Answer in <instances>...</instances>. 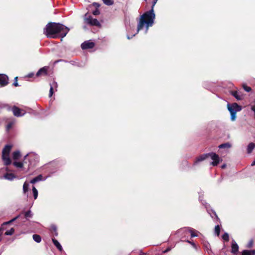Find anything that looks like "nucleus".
I'll return each mask as SVG.
<instances>
[{
	"instance_id": "obj_1",
	"label": "nucleus",
	"mask_w": 255,
	"mask_h": 255,
	"mask_svg": "<svg viewBox=\"0 0 255 255\" xmlns=\"http://www.w3.org/2000/svg\"><path fill=\"white\" fill-rule=\"evenodd\" d=\"M157 1V0H153L152 2L151 9L145 12L139 17L138 20L136 32L131 36L127 34V37L128 39H130L134 36L140 30H144V33H146L149 27L153 25L155 18V15L154 13V7Z\"/></svg>"
},
{
	"instance_id": "obj_2",
	"label": "nucleus",
	"mask_w": 255,
	"mask_h": 255,
	"mask_svg": "<svg viewBox=\"0 0 255 255\" xmlns=\"http://www.w3.org/2000/svg\"><path fill=\"white\" fill-rule=\"evenodd\" d=\"M69 28L60 23L50 22L48 23L44 29V33L48 38H56L61 37V40L67 35Z\"/></svg>"
},
{
	"instance_id": "obj_3",
	"label": "nucleus",
	"mask_w": 255,
	"mask_h": 255,
	"mask_svg": "<svg viewBox=\"0 0 255 255\" xmlns=\"http://www.w3.org/2000/svg\"><path fill=\"white\" fill-rule=\"evenodd\" d=\"M38 162V155L34 152H30L24 156L23 162L15 161L13 163V165L17 168L19 171L26 173L31 168L35 166Z\"/></svg>"
},
{
	"instance_id": "obj_4",
	"label": "nucleus",
	"mask_w": 255,
	"mask_h": 255,
	"mask_svg": "<svg viewBox=\"0 0 255 255\" xmlns=\"http://www.w3.org/2000/svg\"><path fill=\"white\" fill-rule=\"evenodd\" d=\"M228 110L231 114V120L232 121H235L236 119V113L242 110V107L237 103L232 104H228Z\"/></svg>"
},
{
	"instance_id": "obj_5",
	"label": "nucleus",
	"mask_w": 255,
	"mask_h": 255,
	"mask_svg": "<svg viewBox=\"0 0 255 255\" xmlns=\"http://www.w3.org/2000/svg\"><path fill=\"white\" fill-rule=\"evenodd\" d=\"M195 232H197V231H196L194 229L191 228L185 227L178 230L176 232V234L178 235H184V236H185L187 233H190L191 236L192 238H193L198 236V235L195 233Z\"/></svg>"
},
{
	"instance_id": "obj_6",
	"label": "nucleus",
	"mask_w": 255,
	"mask_h": 255,
	"mask_svg": "<svg viewBox=\"0 0 255 255\" xmlns=\"http://www.w3.org/2000/svg\"><path fill=\"white\" fill-rule=\"evenodd\" d=\"M85 22L86 23L92 26H101L100 22L97 19L93 18L91 15L87 16V14L85 15Z\"/></svg>"
},
{
	"instance_id": "obj_7",
	"label": "nucleus",
	"mask_w": 255,
	"mask_h": 255,
	"mask_svg": "<svg viewBox=\"0 0 255 255\" xmlns=\"http://www.w3.org/2000/svg\"><path fill=\"white\" fill-rule=\"evenodd\" d=\"M208 157H210L213 160L211 164L214 166H217L221 160L218 155L214 152L208 153Z\"/></svg>"
},
{
	"instance_id": "obj_8",
	"label": "nucleus",
	"mask_w": 255,
	"mask_h": 255,
	"mask_svg": "<svg viewBox=\"0 0 255 255\" xmlns=\"http://www.w3.org/2000/svg\"><path fill=\"white\" fill-rule=\"evenodd\" d=\"M12 111L13 112V115L17 117H22L24 116L25 114V112L23 110L18 108L16 106H14L12 108Z\"/></svg>"
},
{
	"instance_id": "obj_9",
	"label": "nucleus",
	"mask_w": 255,
	"mask_h": 255,
	"mask_svg": "<svg viewBox=\"0 0 255 255\" xmlns=\"http://www.w3.org/2000/svg\"><path fill=\"white\" fill-rule=\"evenodd\" d=\"M95 46V43L91 40H87L82 43L81 47L82 49L93 48Z\"/></svg>"
},
{
	"instance_id": "obj_10",
	"label": "nucleus",
	"mask_w": 255,
	"mask_h": 255,
	"mask_svg": "<svg viewBox=\"0 0 255 255\" xmlns=\"http://www.w3.org/2000/svg\"><path fill=\"white\" fill-rule=\"evenodd\" d=\"M8 83V77L5 74H0V85L5 86Z\"/></svg>"
},
{
	"instance_id": "obj_11",
	"label": "nucleus",
	"mask_w": 255,
	"mask_h": 255,
	"mask_svg": "<svg viewBox=\"0 0 255 255\" xmlns=\"http://www.w3.org/2000/svg\"><path fill=\"white\" fill-rule=\"evenodd\" d=\"M239 251V246L237 243L234 241L233 240L232 243V249H231V253L234 255H236Z\"/></svg>"
},
{
	"instance_id": "obj_12",
	"label": "nucleus",
	"mask_w": 255,
	"mask_h": 255,
	"mask_svg": "<svg viewBox=\"0 0 255 255\" xmlns=\"http://www.w3.org/2000/svg\"><path fill=\"white\" fill-rule=\"evenodd\" d=\"M208 155H209L208 153L203 154L202 155H201L200 156H199L198 157H197L196 158V160L194 162V164L196 165L198 162L202 161L205 160L206 159L208 158Z\"/></svg>"
},
{
	"instance_id": "obj_13",
	"label": "nucleus",
	"mask_w": 255,
	"mask_h": 255,
	"mask_svg": "<svg viewBox=\"0 0 255 255\" xmlns=\"http://www.w3.org/2000/svg\"><path fill=\"white\" fill-rule=\"evenodd\" d=\"M47 70H48V67H46V66L40 68L36 73V76L39 77L42 75H47Z\"/></svg>"
},
{
	"instance_id": "obj_14",
	"label": "nucleus",
	"mask_w": 255,
	"mask_h": 255,
	"mask_svg": "<svg viewBox=\"0 0 255 255\" xmlns=\"http://www.w3.org/2000/svg\"><path fill=\"white\" fill-rule=\"evenodd\" d=\"M50 88L49 90V96L51 97L53 94V90L55 89V90H57V88L58 87V84L57 82L53 81L50 84Z\"/></svg>"
},
{
	"instance_id": "obj_15",
	"label": "nucleus",
	"mask_w": 255,
	"mask_h": 255,
	"mask_svg": "<svg viewBox=\"0 0 255 255\" xmlns=\"http://www.w3.org/2000/svg\"><path fill=\"white\" fill-rule=\"evenodd\" d=\"M11 149V146L9 144L6 145L2 151V155H9Z\"/></svg>"
},
{
	"instance_id": "obj_16",
	"label": "nucleus",
	"mask_w": 255,
	"mask_h": 255,
	"mask_svg": "<svg viewBox=\"0 0 255 255\" xmlns=\"http://www.w3.org/2000/svg\"><path fill=\"white\" fill-rule=\"evenodd\" d=\"M46 179V178L43 179L42 175L40 174L38 175L37 176L33 178L32 179H31L30 181V182L32 184H34L37 182L42 181V180H45Z\"/></svg>"
},
{
	"instance_id": "obj_17",
	"label": "nucleus",
	"mask_w": 255,
	"mask_h": 255,
	"mask_svg": "<svg viewBox=\"0 0 255 255\" xmlns=\"http://www.w3.org/2000/svg\"><path fill=\"white\" fill-rule=\"evenodd\" d=\"M2 159L5 165H9L11 163L9 155H2Z\"/></svg>"
},
{
	"instance_id": "obj_18",
	"label": "nucleus",
	"mask_w": 255,
	"mask_h": 255,
	"mask_svg": "<svg viewBox=\"0 0 255 255\" xmlns=\"http://www.w3.org/2000/svg\"><path fill=\"white\" fill-rule=\"evenodd\" d=\"M3 177L4 179H7L8 180L12 181L14 178H16V176L11 173H6L3 175Z\"/></svg>"
},
{
	"instance_id": "obj_19",
	"label": "nucleus",
	"mask_w": 255,
	"mask_h": 255,
	"mask_svg": "<svg viewBox=\"0 0 255 255\" xmlns=\"http://www.w3.org/2000/svg\"><path fill=\"white\" fill-rule=\"evenodd\" d=\"M52 241L54 246L57 248V249L60 252L62 251L63 248L62 246L59 243V242L56 240L55 239H52Z\"/></svg>"
},
{
	"instance_id": "obj_20",
	"label": "nucleus",
	"mask_w": 255,
	"mask_h": 255,
	"mask_svg": "<svg viewBox=\"0 0 255 255\" xmlns=\"http://www.w3.org/2000/svg\"><path fill=\"white\" fill-rule=\"evenodd\" d=\"M19 217V215H18L16 217H15V218L12 219L11 220H10V221H7V222H5L4 223H3L2 224V225H1V227L0 228H2V231L4 229V226L5 225H8V224H10V223H12L13 222H14V221H15L17 219H18V218Z\"/></svg>"
},
{
	"instance_id": "obj_21",
	"label": "nucleus",
	"mask_w": 255,
	"mask_h": 255,
	"mask_svg": "<svg viewBox=\"0 0 255 255\" xmlns=\"http://www.w3.org/2000/svg\"><path fill=\"white\" fill-rule=\"evenodd\" d=\"M255 250H244L242 252V255H255Z\"/></svg>"
},
{
	"instance_id": "obj_22",
	"label": "nucleus",
	"mask_w": 255,
	"mask_h": 255,
	"mask_svg": "<svg viewBox=\"0 0 255 255\" xmlns=\"http://www.w3.org/2000/svg\"><path fill=\"white\" fill-rule=\"evenodd\" d=\"M255 147V144L251 142L249 144L247 147V152L248 153H251Z\"/></svg>"
},
{
	"instance_id": "obj_23",
	"label": "nucleus",
	"mask_w": 255,
	"mask_h": 255,
	"mask_svg": "<svg viewBox=\"0 0 255 255\" xmlns=\"http://www.w3.org/2000/svg\"><path fill=\"white\" fill-rule=\"evenodd\" d=\"M20 157V152L18 150L14 151L12 153V158L14 160L18 159Z\"/></svg>"
},
{
	"instance_id": "obj_24",
	"label": "nucleus",
	"mask_w": 255,
	"mask_h": 255,
	"mask_svg": "<svg viewBox=\"0 0 255 255\" xmlns=\"http://www.w3.org/2000/svg\"><path fill=\"white\" fill-rule=\"evenodd\" d=\"M32 237L33 240L37 243H39L41 241V237L38 235L34 234L33 235Z\"/></svg>"
},
{
	"instance_id": "obj_25",
	"label": "nucleus",
	"mask_w": 255,
	"mask_h": 255,
	"mask_svg": "<svg viewBox=\"0 0 255 255\" xmlns=\"http://www.w3.org/2000/svg\"><path fill=\"white\" fill-rule=\"evenodd\" d=\"M231 147V144L228 142L221 144L219 146V148H230Z\"/></svg>"
},
{
	"instance_id": "obj_26",
	"label": "nucleus",
	"mask_w": 255,
	"mask_h": 255,
	"mask_svg": "<svg viewBox=\"0 0 255 255\" xmlns=\"http://www.w3.org/2000/svg\"><path fill=\"white\" fill-rule=\"evenodd\" d=\"M232 95L238 100L242 99L241 96L239 94L237 91H232Z\"/></svg>"
},
{
	"instance_id": "obj_27",
	"label": "nucleus",
	"mask_w": 255,
	"mask_h": 255,
	"mask_svg": "<svg viewBox=\"0 0 255 255\" xmlns=\"http://www.w3.org/2000/svg\"><path fill=\"white\" fill-rule=\"evenodd\" d=\"M29 188V183L25 182L23 185V191L24 194H25L28 190Z\"/></svg>"
},
{
	"instance_id": "obj_28",
	"label": "nucleus",
	"mask_w": 255,
	"mask_h": 255,
	"mask_svg": "<svg viewBox=\"0 0 255 255\" xmlns=\"http://www.w3.org/2000/svg\"><path fill=\"white\" fill-rule=\"evenodd\" d=\"M103 3L108 6L112 5L114 4V0H102Z\"/></svg>"
},
{
	"instance_id": "obj_29",
	"label": "nucleus",
	"mask_w": 255,
	"mask_h": 255,
	"mask_svg": "<svg viewBox=\"0 0 255 255\" xmlns=\"http://www.w3.org/2000/svg\"><path fill=\"white\" fill-rule=\"evenodd\" d=\"M32 192L34 199H36L38 196V191L34 186H32Z\"/></svg>"
},
{
	"instance_id": "obj_30",
	"label": "nucleus",
	"mask_w": 255,
	"mask_h": 255,
	"mask_svg": "<svg viewBox=\"0 0 255 255\" xmlns=\"http://www.w3.org/2000/svg\"><path fill=\"white\" fill-rule=\"evenodd\" d=\"M220 233V227L219 225H216L215 228V234L216 236H219Z\"/></svg>"
},
{
	"instance_id": "obj_31",
	"label": "nucleus",
	"mask_w": 255,
	"mask_h": 255,
	"mask_svg": "<svg viewBox=\"0 0 255 255\" xmlns=\"http://www.w3.org/2000/svg\"><path fill=\"white\" fill-rule=\"evenodd\" d=\"M14 232V230L13 228H11L10 230L7 231L4 233V235L6 236H10L12 235Z\"/></svg>"
},
{
	"instance_id": "obj_32",
	"label": "nucleus",
	"mask_w": 255,
	"mask_h": 255,
	"mask_svg": "<svg viewBox=\"0 0 255 255\" xmlns=\"http://www.w3.org/2000/svg\"><path fill=\"white\" fill-rule=\"evenodd\" d=\"M207 211L212 218H214V217H215L218 219V217L215 211L211 210V212H210V211L208 210H207Z\"/></svg>"
},
{
	"instance_id": "obj_33",
	"label": "nucleus",
	"mask_w": 255,
	"mask_h": 255,
	"mask_svg": "<svg viewBox=\"0 0 255 255\" xmlns=\"http://www.w3.org/2000/svg\"><path fill=\"white\" fill-rule=\"evenodd\" d=\"M222 239L228 242L229 240V234L227 233H224L222 236Z\"/></svg>"
},
{
	"instance_id": "obj_34",
	"label": "nucleus",
	"mask_w": 255,
	"mask_h": 255,
	"mask_svg": "<svg viewBox=\"0 0 255 255\" xmlns=\"http://www.w3.org/2000/svg\"><path fill=\"white\" fill-rule=\"evenodd\" d=\"M24 216L26 218H31L32 216V214L31 213V212L29 210L25 213Z\"/></svg>"
},
{
	"instance_id": "obj_35",
	"label": "nucleus",
	"mask_w": 255,
	"mask_h": 255,
	"mask_svg": "<svg viewBox=\"0 0 255 255\" xmlns=\"http://www.w3.org/2000/svg\"><path fill=\"white\" fill-rule=\"evenodd\" d=\"M244 89L247 92H249L251 91V88L250 87L247 86L246 85L243 86Z\"/></svg>"
},
{
	"instance_id": "obj_36",
	"label": "nucleus",
	"mask_w": 255,
	"mask_h": 255,
	"mask_svg": "<svg viewBox=\"0 0 255 255\" xmlns=\"http://www.w3.org/2000/svg\"><path fill=\"white\" fill-rule=\"evenodd\" d=\"M12 123H11V122L9 123L6 126V130L7 131L9 130L12 127Z\"/></svg>"
},
{
	"instance_id": "obj_37",
	"label": "nucleus",
	"mask_w": 255,
	"mask_h": 255,
	"mask_svg": "<svg viewBox=\"0 0 255 255\" xmlns=\"http://www.w3.org/2000/svg\"><path fill=\"white\" fill-rule=\"evenodd\" d=\"M186 242L187 243H189L190 245H191L194 248H195V249L197 248V246L194 243L192 242L189 240H187Z\"/></svg>"
},
{
	"instance_id": "obj_38",
	"label": "nucleus",
	"mask_w": 255,
	"mask_h": 255,
	"mask_svg": "<svg viewBox=\"0 0 255 255\" xmlns=\"http://www.w3.org/2000/svg\"><path fill=\"white\" fill-rule=\"evenodd\" d=\"M100 13V12L98 8H96L95 10L93 11V14L95 15H99Z\"/></svg>"
},
{
	"instance_id": "obj_39",
	"label": "nucleus",
	"mask_w": 255,
	"mask_h": 255,
	"mask_svg": "<svg viewBox=\"0 0 255 255\" xmlns=\"http://www.w3.org/2000/svg\"><path fill=\"white\" fill-rule=\"evenodd\" d=\"M174 247H168L165 250H164V251H163V253L165 254V253H166L168 252H169L170 251H171V250Z\"/></svg>"
},
{
	"instance_id": "obj_40",
	"label": "nucleus",
	"mask_w": 255,
	"mask_h": 255,
	"mask_svg": "<svg viewBox=\"0 0 255 255\" xmlns=\"http://www.w3.org/2000/svg\"><path fill=\"white\" fill-rule=\"evenodd\" d=\"M51 229L54 232L57 231V227L54 225H52L51 226Z\"/></svg>"
},
{
	"instance_id": "obj_41",
	"label": "nucleus",
	"mask_w": 255,
	"mask_h": 255,
	"mask_svg": "<svg viewBox=\"0 0 255 255\" xmlns=\"http://www.w3.org/2000/svg\"><path fill=\"white\" fill-rule=\"evenodd\" d=\"M17 77H16L15 78H14V81L13 83V86H14L15 87H17L18 86V83L17 82Z\"/></svg>"
},
{
	"instance_id": "obj_42",
	"label": "nucleus",
	"mask_w": 255,
	"mask_h": 255,
	"mask_svg": "<svg viewBox=\"0 0 255 255\" xmlns=\"http://www.w3.org/2000/svg\"><path fill=\"white\" fill-rule=\"evenodd\" d=\"M92 4L94 6H95L96 8H98L100 7V4L99 3H97V2H93Z\"/></svg>"
},
{
	"instance_id": "obj_43",
	"label": "nucleus",
	"mask_w": 255,
	"mask_h": 255,
	"mask_svg": "<svg viewBox=\"0 0 255 255\" xmlns=\"http://www.w3.org/2000/svg\"><path fill=\"white\" fill-rule=\"evenodd\" d=\"M34 75V74L33 73H29V74L27 75V77H29V78H31V77H32Z\"/></svg>"
},
{
	"instance_id": "obj_44",
	"label": "nucleus",
	"mask_w": 255,
	"mask_h": 255,
	"mask_svg": "<svg viewBox=\"0 0 255 255\" xmlns=\"http://www.w3.org/2000/svg\"><path fill=\"white\" fill-rule=\"evenodd\" d=\"M2 234V228H0V241H1V240H2V237H1Z\"/></svg>"
},
{
	"instance_id": "obj_45",
	"label": "nucleus",
	"mask_w": 255,
	"mask_h": 255,
	"mask_svg": "<svg viewBox=\"0 0 255 255\" xmlns=\"http://www.w3.org/2000/svg\"><path fill=\"white\" fill-rule=\"evenodd\" d=\"M252 166H255V159L251 163Z\"/></svg>"
},
{
	"instance_id": "obj_46",
	"label": "nucleus",
	"mask_w": 255,
	"mask_h": 255,
	"mask_svg": "<svg viewBox=\"0 0 255 255\" xmlns=\"http://www.w3.org/2000/svg\"><path fill=\"white\" fill-rule=\"evenodd\" d=\"M63 61V60H61V59H60V60H58L55 61L54 62V63L55 64V63H58V62H60V61Z\"/></svg>"
},
{
	"instance_id": "obj_47",
	"label": "nucleus",
	"mask_w": 255,
	"mask_h": 255,
	"mask_svg": "<svg viewBox=\"0 0 255 255\" xmlns=\"http://www.w3.org/2000/svg\"><path fill=\"white\" fill-rule=\"evenodd\" d=\"M226 167V164H224L222 165V166H221V167H222V168H225Z\"/></svg>"
},
{
	"instance_id": "obj_48",
	"label": "nucleus",
	"mask_w": 255,
	"mask_h": 255,
	"mask_svg": "<svg viewBox=\"0 0 255 255\" xmlns=\"http://www.w3.org/2000/svg\"><path fill=\"white\" fill-rule=\"evenodd\" d=\"M54 236L56 237L58 236V233L57 231L54 232Z\"/></svg>"
},
{
	"instance_id": "obj_49",
	"label": "nucleus",
	"mask_w": 255,
	"mask_h": 255,
	"mask_svg": "<svg viewBox=\"0 0 255 255\" xmlns=\"http://www.w3.org/2000/svg\"><path fill=\"white\" fill-rule=\"evenodd\" d=\"M252 244H253L252 242H251L250 243L249 245V246H248V247H251V246H252Z\"/></svg>"
},
{
	"instance_id": "obj_50",
	"label": "nucleus",
	"mask_w": 255,
	"mask_h": 255,
	"mask_svg": "<svg viewBox=\"0 0 255 255\" xmlns=\"http://www.w3.org/2000/svg\"><path fill=\"white\" fill-rule=\"evenodd\" d=\"M139 255H146L144 253H141Z\"/></svg>"
},
{
	"instance_id": "obj_51",
	"label": "nucleus",
	"mask_w": 255,
	"mask_h": 255,
	"mask_svg": "<svg viewBox=\"0 0 255 255\" xmlns=\"http://www.w3.org/2000/svg\"><path fill=\"white\" fill-rule=\"evenodd\" d=\"M199 200L202 201L201 197L200 196L199 197Z\"/></svg>"
},
{
	"instance_id": "obj_52",
	"label": "nucleus",
	"mask_w": 255,
	"mask_h": 255,
	"mask_svg": "<svg viewBox=\"0 0 255 255\" xmlns=\"http://www.w3.org/2000/svg\"><path fill=\"white\" fill-rule=\"evenodd\" d=\"M6 171H8V168H6Z\"/></svg>"
}]
</instances>
